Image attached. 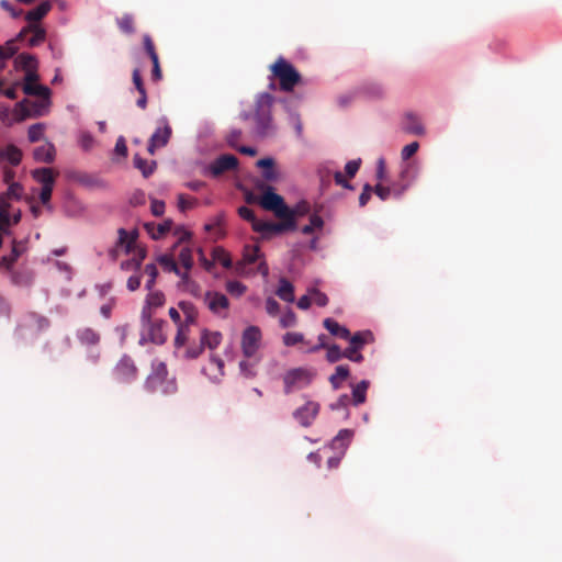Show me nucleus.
Wrapping results in <instances>:
<instances>
[{
  "label": "nucleus",
  "mask_w": 562,
  "mask_h": 562,
  "mask_svg": "<svg viewBox=\"0 0 562 562\" xmlns=\"http://www.w3.org/2000/svg\"><path fill=\"white\" fill-rule=\"evenodd\" d=\"M274 103V97L270 93H260L255 102L252 113H243L244 120H254L256 134L265 137L271 135L274 132V124L272 120V105Z\"/></svg>",
  "instance_id": "obj_1"
},
{
  "label": "nucleus",
  "mask_w": 562,
  "mask_h": 562,
  "mask_svg": "<svg viewBox=\"0 0 562 562\" xmlns=\"http://www.w3.org/2000/svg\"><path fill=\"white\" fill-rule=\"evenodd\" d=\"M269 88L271 90L277 89V81L278 88L281 91L291 92L302 79L301 74L295 69V67L282 56L278 57L277 60L269 66Z\"/></svg>",
  "instance_id": "obj_2"
},
{
  "label": "nucleus",
  "mask_w": 562,
  "mask_h": 562,
  "mask_svg": "<svg viewBox=\"0 0 562 562\" xmlns=\"http://www.w3.org/2000/svg\"><path fill=\"white\" fill-rule=\"evenodd\" d=\"M145 386L150 392L159 391L164 394L173 393L177 390L175 380L168 379V369L164 362L153 366V372L148 375Z\"/></svg>",
  "instance_id": "obj_3"
},
{
  "label": "nucleus",
  "mask_w": 562,
  "mask_h": 562,
  "mask_svg": "<svg viewBox=\"0 0 562 562\" xmlns=\"http://www.w3.org/2000/svg\"><path fill=\"white\" fill-rule=\"evenodd\" d=\"M223 336L220 331H212L206 328L200 330V342L190 345L186 349L184 357L187 359H196L201 356L205 348L214 350L222 342Z\"/></svg>",
  "instance_id": "obj_4"
},
{
  "label": "nucleus",
  "mask_w": 562,
  "mask_h": 562,
  "mask_svg": "<svg viewBox=\"0 0 562 562\" xmlns=\"http://www.w3.org/2000/svg\"><path fill=\"white\" fill-rule=\"evenodd\" d=\"M314 373L306 368H294L283 374L284 393L290 394L311 384Z\"/></svg>",
  "instance_id": "obj_5"
},
{
  "label": "nucleus",
  "mask_w": 562,
  "mask_h": 562,
  "mask_svg": "<svg viewBox=\"0 0 562 562\" xmlns=\"http://www.w3.org/2000/svg\"><path fill=\"white\" fill-rule=\"evenodd\" d=\"M259 204L265 210L273 212L277 217H286L292 214L291 207L285 204L284 199L273 192L270 187L261 195Z\"/></svg>",
  "instance_id": "obj_6"
},
{
  "label": "nucleus",
  "mask_w": 562,
  "mask_h": 562,
  "mask_svg": "<svg viewBox=\"0 0 562 562\" xmlns=\"http://www.w3.org/2000/svg\"><path fill=\"white\" fill-rule=\"evenodd\" d=\"M290 214L286 217H278L281 220L278 223L261 221L255 224V232L261 233L263 236L269 237L271 235H278L288 231L296 229V221H294Z\"/></svg>",
  "instance_id": "obj_7"
},
{
  "label": "nucleus",
  "mask_w": 562,
  "mask_h": 562,
  "mask_svg": "<svg viewBox=\"0 0 562 562\" xmlns=\"http://www.w3.org/2000/svg\"><path fill=\"white\" fill-rule=\"evenodd\" d=\"M137 373L135 362L128 356H123L113 371L115 380L120 383H132L137 379Z\"/></svg>",
  "instance_id": "obj_8"
},
{
  "label": "nucleus",
  "mask_w": 562,
  "mask_h": 562,
  "mask_svg": "<svg viewBox=\"0 0 562 562\" xmlns=\"http://www.w3.org/2000/svg\"><path fill=\"white\" fill-rule=\"evenodd\" d=\"M203 302L213 314L224 318L227 317L229 301L225 294L207 291L203 296Z\"/></svg>",
  "instance_id": "obj_9"
},
{
  "label": "nucleus",
  "mask_w": 562,
  "mask_h": 562,
  "mask_svg": "<svg viewBox=\"0 0 562 562\" xmlns=\"http://www.w3.org/2000/svg\"><path fill=\"white\" fill-rule=\"evenodd\" d=\"M160 126H158L154 134L151 135L147 150L149 154L154 155L155 150L160 147H165L172 134V128L169 125V122L166 117H162L159 121Z\"/></svg>",
  "instance_id": "obj_10"
},
{
  "label": "nucleus",
  "mask_w": 562,
  "mask_h": 562,
  "mask_svg": "<svg viewBox=\"0 0 562 562\" xmlns=\"http://www.w3.org/2000/svg\"><path fill=\"white\" fill-rule=\"evenodd\" d=\"M261 341V331L257 326L247 327L241 337L243 353L246 358L255 357Z\"/></svg>",
  "instance_id": "obj_11"
},
{
  "label": "nucleus",
  "mask_w": 562,
  "mask_h": 562,
  "mask_svg": "<svg viewBox=\"0 0 562 562\" xmlns=\"http://www.w3.org/2000/svg\"><path fill=\"white\" fill-rule=\"evenodd\" d=\"M167 323L164 319H155L153 323L143 327L144 333L140 338V342L150 341L155 345H162L167 340L165 333V326Z\"/></svg>",
  "instance_id": "obj_12"
},
{
  "label": "nucleus",
  "mask_w": 562,
  "mask_h": 562,
  "mask_svg": "<svg viewBox=\"0 0 562 562\" xmlns=\"http://www.w3.org/2000/svg\"><path fill=\"white\" fill-rule=\"evenodd\" d=\"M16 41H25L30 47L42 44L46 38V31L40 24H27L16 35Z\"/></svg>",
  "instance_id": "obj_13"
},
{
  "label": "nucleus",
  "mask_w": 562,
  "mask_h": 562,
  "mask_svg": "<svg viewBox=\"0 0 562 562\" xmlns=\"http://www.w3.org/2000/svg\"><path fill=\"white\" fill-rule=\"evenodd\" d=\"M237 166L238 159L234 155L225 154L211 162L209 171L213 177H218L226 171L235 169Z\"/></svg>",
  "instance_id": "obj_14"
},
{
  "label": "nucleus",
  "mask_w": 562,
  "mask_h": 562,
  "mask_svg": "<svg viewBox=\"0 0 562 562\" xmlns=\"http://www.w3.org/2000/svg\"><path fill=\"white\" fill-rule=\"evenodd\" d=\"M319 411V404L316 402H307L302 407L294 411L293 417L303 426L308 427L316 418Z\"/></svg>",
  "instance_id": "obj_15"
},
{
  "label": "nucleus",
  "mask_w": 562,
  "mask_h": 562,
  "mask_svg": "<svg viewBox=\"0 0 562 562\" xmlns=\"http://www.w3.org/2000/svg\"><path fill=\"white\" fill-rule=\"evenodd\" d=\"M202 372L212 382H220L224 376V361L218 356L212 353L209 363L203 367Z\"/></svg>",
  "instance_id": "obj_16"
},
{
  "label": "nucleus",
  "mask_w": 562,
  "mask_h": 562,
  "mask_svg": "<svg viewBox=\"0 0 562 562\" xmlns=\"http://www.w3.org/2000/svg\"><path fill=\"white\" fill-rule=\"evenodd\" d=\"M175 274L179 277V282H178L179 290L187 292L193 296L201 295V286L196 281H194L191 278L190 270H186V269L181 270L179 268V272L175 273Z\"/></svg>",
  "instance_id": "obj_17"
},
{
  "label": "nucleus",
  "mask_w": 562,
  "mask_h": 562,
  "mask_svg": "<svg viewBox=\"0 0 562 562\" xmlns=\"http://www.w3.org/2000/svg\"><path fill=\"white\" fill-rule=\"evenodd\" d=\"M172 225V220L167 218L159 224H156L154 222L145 223L144 227L147 231V233L151 236V238L157 240L162 238L167 233H169Z\"/></svg>",
  "instance_id": "obj_18"
},
{
  "label": "nucleus",
  "mask_w": 562,
  "mask_h": 562,
  "mask_svg": "<svg viewBox=\"0 0 562 562\" xmlns=\"http://www.w3.org/2000/svg\"><path fill=\"white\" fill-rule=\"evenodd\" d=\"M55 146L49 142L36 147L33 151L34 159L40 162L52 164L55 160Z\"/></svg>",
  "instance_id": "obj_19"
},
{
  "label": "nucleus",
  "mask_w": 562,
  "mask_h": 562,
  "mask_svg": "<svg viewBox=\"0 0 562 562\" xmlns=\"http://www.w3.org/2000/svg\"><path fill=\"white\" fill-rule=\"evenodd\" d=\"M76 336L80 344L87 347L95 346L101 340L100 334L91 327H82L77 329Z\"/></svg>",
  "instance_id": "obj_20"
},
{
  "label": "nucleus",
  "mask_w": 562,
  "mask_h": 562,
  "mask_svg": "<svg viewBox=\"0 0 562 562\" xmlns=\"http://www.w3.org/2000/svg\"><path fill=\"white\" fill-rule=\"evenodd\" d=\"M258 168L262 169V177L265 180L269 182L277 181L279 179V172L276 169V162L273 158L266 157L262 159H259L256 162Z\"/></svg>",
  "instance_id": "obj_21"
},
{
  "label": "nucleus",
  "mask_w": 562,
  "mask_h": 562,
  "mask_svg": "<svg viewBox=\"0 0 562 562\" xmlns=\"http://www.w3.org/2000/svg\"><path fill=\"white\" fill-rule=\"evenodd\" d=\"M261 257V251L257 245H246L243 250V259L237 263L236 269L241 271L246 265L255 263Z\"/></svg>",
  "instance_id": "obj_22"
},
{
  "label": "nucleus",
  "mask_w": 562,
  "mask_h": 562,
  "mask_svg": "<svg viewBox=\"0 0 562 562\" xmlns=\"http://www.w3.org/2000/svg\"><path fill=\"white\" fill-rule=\"evenodd\" d=\"M32 177L35 181L42 183L43 187H54L58 172L52 168H37L32 170Z\"/></svg>",
  "instance_id": "obj_23"
},
{
  "label": "nucleus",
  "mask_w": 562,
  "mask_h": 562,
  "mask_svg": "<svg viewBox=\"0 0 562 562\" xmlns=\"http://www.w3.org/2000/svg\"><path fill=\"white\" fill-rule=\"evenodd\" d=\"M403 128L407 133L414 134V135H423L425 133V130H424L420 119L413 113H407L405 115Z\"/></svg>",
  "instance_id": "obj_24"
},
{
  "label": "nucleus",
  "mask_w": 562,
  "mask_h": 562,
  "mask_svg": "<svg viewBox=\"0 0 562 562\" xmlns=\"http://www.w3.org/2000/svg\"><path fill=\"white\" fill-rule=\"evenodd\" d=\"M323 325L330 333V335L345 340L349 339L350 330L347 327L340 325L335 319L329 317L325 318Z\"/></svg>",
  "instance_id": "obj_25"
},
{
  "label": "nucleus",
  "mask_w": 562,
  "mask_h": 562,
  "mask_svg": "<svg viewBox=\"0 0 562 562\" xmlns=\"http://www.w3.org/2000/svg\"><path fill=\"white\" fill-rule=\"evenodd\" d=\"M49 325H50V322L47 317L32 312L25 316V323L23 326H29V327L34 326L36 329V333H40L42 330L47 329L49 327Z\"/></svg>",
  "instance_id": "obj_26"
},
{
  "label": "nucleus",
  "mask_w": 562,
  "mask_h": 562,
  "mask_svg": "<svg viewBox=\"0 0 562 562\" xmlns=\"http://www.w3.org/2000/svg\"><path fill=\"white\" fill-rule=\"evenodd\" d=\"M350 370L347 364L337 366L335 373L329 376V383L334 390L341 387L342 382L349 378Z\"/></svg>",
  "instance_id": "obj_27"
},
{
  "label": "nucleus",
  "mask_w": 562,
  "mask_h": 562,
  "mask_svg": "<svg viewBox=\"0 0 562 562\" xmlns=\"http://www.w3.org/2000/svg\"><path fill=\"white\" fill-rule=\"evenodd\" d=\"M50 10V3L45 1L38 4L36 8L29 11L25 15V20L29 24H37Z\"/></svg>",
  "instance_id": "obj_28"
},
{
  "label": "nucleus",
  "mask_w": 562,
  "mask_h": 562,
  "mask_svg": "<svg viewBox=\"0 0 562 562\" xmlns=\"http://www.w3.org/2000/svg\"><path fill=\"white\" fill-rule=\"evenodd\" d=\"M370 383L367 380H362L359 383L352 385V404L355 406L361 405L367 400V390Z\"/></svg>",
  "instance_id": "obj_29"
},
{
  "label": "nucleus",
  "mask_w": 562,
  "mask_h": 562,
  "mask_svg": "<svg viewBox=\"0 0 562 562\" xmlns=\"http://www.w3.org/2000/svg\"><path fill=\"white\" fill-rule=\"evenodd\" d=\"M23 92L27 95H36L48 102L50 90L38 83H23Z\"/></svg>",
  "instance_id": "obj_30"
},
{
  "label": "nucleus",
  "mask_w": 562,
  "mask_h": 562,
  "mask_svg": "<svg viewBox=\"0 0 562 562\" xmlns=\"http://www.w3.org/2000/svg\"><path fill=\"white\" fill-rule=\"evenodd\" d=\"M350 346L362 349L366 345L373 341V335L370 330L357 331L349 336Z\"/></svg>",
  "instance_id": "obj_31"
},
{
  "label": "nucleus",
  "mask_w": 562,
  "mask_h": 562,
  "mask_svg": "<svg viewBox=\"0 0 562 562\" xmlns=\"http://www.w3.org/2000/svg\"><path fill=\"white\" fill-rule=\"evenodd\" d=\"M14 64L18 68L29 71L31 69H37L38 63L34 55L22 53L18 55L14 60Z\"/></svg>",
  "instance_id": "obj_32"
},
{
  "label": "nucleus",
  "mask_w": 562,
  "mask_h": 562,
  "mask_svg": "<svg viewBox=\"0 0 562 562\" xmlns=\"http://www.w3.org/2000/svg\"><path fill=\"white\" fill-rule=\"evenodd\" d=\"M1 159H7L12 166H18L22 160V151L15 145H8L4 150H0Z\"/></svg>",
  "instance_id": "obj_33"
},
{
  "label": "nucleus",
  "mask_w": 562,
  "mask_h": 562,
  "mask_svg": "<svg viewBox=\"0 0 562 562\" xmlns=\"http://www.w3.org/2000/svg\"><path fill=\"white\" fill-rule=\"evenodd\" d=\"M178 306L184 315L182 323L195 325L199 315L196 307L191 302L187 301H181Z\"/></svg>",
  "instance_id": "obj_34"
},
{
  "label": "nucleus",
  "mask_w": 562,
  "mask_h": 562,
  "mask_svg": "<svg viewBox=\"0 0 562 562\" xmlns=\"http://www.w3.org/2000/svg\"><path fill=\"white\" fill-rule=\"evenodd\" d=\"M277 295L281 300L288 303H292L294 302V286L286 279L282 278L279 282Z\"/></svg>",
  "instance_id": "obj_35"
},
{
  "label": "nucleus",
  "mask_w": 562,
  "mask_h": 562,
  "mask_svg": "<svg viewBox=\"0 0 562 562\" xmlns=\"http://www.w3.org/2000/svg\"><path fill=\"white\" fill-rule=\"evenodd\" d=\"M193 325L180 323L178 325V333L175 337L176 348L183 347L190 339L191 327Z\"/></svg>",
  "instance_id": "obj_36"
},
{
  "label": "nucleus",
  "mask_w": 562,
  "mask_h": 562,
  "mask_svg": "<svg viewBox=\"0 0 562 562\" xmlns=\"http://www.w3.org/2000/svg\"><path fill=\"white\" fill-rule=\"evenodd\" d=\"M157 262L167 272H179V266L172 254H164L157 258Z\"/></svg>",
  "instance_id": "obj_37"
},
{
  "label": "nucleus",
  "mask_w": 562,
  "mask_h": 562,
  "mask_svg": "<svg viewBox=\"0 0 562 562\" xmlns=\"http://www.w3.org/2000/svg\"><path fill=\"white\" fill-rule=\"evenodd\" d=\"M134 166L139 169L145 178H148L156 168V161H147L139 155L134 156Z\"/></svg>",
  "instance_id": "obj_38"
},
{
  "label": "nucleus",
  "mask_w": 562,
  "mask_h": 562,
  "mask_svg": "<svg viewBox=\"0 0 562 562\" xmlns=\"http://www.w3.org/2000/svg\"><path fill=\"white\" fill-rule=\"evenodd\" d=\"M257 363L258 360L252 358H247L239 362V369L244 376L254 378L257 375Z\"/></svg>",
  "instance_id": "obj_39"
},
{
  "label": "nucleus",
  "mask_w": 562,
  "mask_h": 562,
  "mask_svg": "<svg viewBox=\"0 0 562 562\" xmlns=\"http://www.w3.org/2000/svg\"><path fill=\"white\" fill-rule=\"evenodd\" d=\"M213 262H220L224 268H231L233 262L229 254L222 247H215L212 250Z\"/></svg>",
  "instance_id": "obj_40"
},
{
  "label": "nucleus",
  "mask_w": 562,
  "mask_h": 562,
  "mask_svg": "<svg viewBox=\"0 0 562 562\" xmlns=\"http://www.w3.org/2000/svg\"><path fill=\"white\" fill-rule=\"evenodd\" d=\"M324 227V220L318 214H312L310 217V224L304 225L301 228L302 234L312 235L316 229H322Z\"/></svg>",
  "instance_id": "obj_41"
},
{
  "label": "nucleus",
  "mask_w": 562,
  "mask_h": 562,
  "mask_svg": "<svg viewBox=\"0 0 562 562\" xmlns=\"http://www.w3.org/2000/svg\"><path fill=\"white\" fill-rule=\"evenodd\" d=\"M178 261L186 270H191L193 267V256L190 247H181L178 254Z\"/></svg>",
  "instance_id": "obj_42"
},
{
  "label": "nucleus",
  "mask_w": 562,
  "mask_h": 562,
  "mask_svg": "<svg viewBox=\"0 0 562 562\" xmlns=\"http://www.w3.org/2000/svg\"><path fill=\"white\" fill-rule=\"evenodd\" d=\"M120 30L125 34H132L135 31L134 19L131 14H124L116 20Z\"/></svg>",
  "instance_id": "obj_43"
},
{
  "label": "nucleus",
  "mask_w": 562,
  "mask_h": 562,
  "mask_svg": "<svg viewBox=\"0 0 562 562\" xmlns=\"http://www.w3.org/2000/svg\"><path fill=\"white\" fill-rule=\"evenodd\" d=\"M326 350V360L330 363L338 362L344 358V350L336 344L329 345Z\"/></svg>",
  "instance_id": "obj_44"
},
{
  "label": "nucleus",
  "mask_w": 562,
  "mask_h": 562,
  "mask_svg": "<svg viewBox=\"0 0 562 562\" xmlns=\"http://www.w3.org/2000/svg\"><path fill=\"white\" fill-rule=\"evenodd\" d=\"M15 42L16 38L10 40L5 43L4 46H0V59L5 60L15 55V53L18 52Z\"/></svg>",
  "instance_id": "obj_45"
},
{
  "label": "nucleus",
  "mask_w": 562,
  "mask_h": 562,
  "mask_svg": "<svg viewBox=\"0 0 562 562\" xmlns=\"http://www.w3.org/2000/svg\"><path fill=\"white\" fill-rule=\"evenodd\" d=\"M135 243V237L126 232L124 228L119 229V245L125 246L126 251H131L133 244Z\"/></svg>",
  "instance_id": "obj_46"
},
{
  "label": "nucleus",
  "mask_w": 562,
  "mask_h": 562,
  "mask_svg": "<svg viewBox=\"0 0 562 562\" xmlns=\"http://www.w3.org/2000/svg\"><path fill=\"white\" fill-rule=\"evenodd\" d=\"M44 135V125L41 123L33 124L29 127L27 137L31 143L38 142Z\"/></svg>",
  "instance_id": "obj_47"
},
{
  "label": "nucleus",
  "mask_w": 562,
  "mask_h": 562,
  "mask_svg": "<svg viewBox=\"0 0 562 562\" xmlns=\"http://www.w3.org/2000/svg\"><path fill=\"white\" fill-rule=\"evenodd\" d=\"M144 273L148 277L146 282V289L151 290L155 285L156 278L158 276V270L155 263H148L145 266Z\"/></svg>",
  "instance_id": "obj_48"
},
{
  "label": "nucleus",
  "mask_w": 562,
  "mask_h": 562,
  "mask_svg": "<svg viewBox=\"0 0 562 562\" xmlns=\"http://www.w3.org/2000/svg\"><path fill=\"white\" fill-rule=\"evenodd\" d=\"M196 204L198 200L195 198H191L182 193L178 195V207L181 212H186L187 210L194 207Z\"/></svg>",
  "instance_id": "obj_49"
},
{
  "label": "nucleus",
  "mask_w": 562,
  "mask_h": 562,
  "mask_svg": "<svg viewBox=\"0 0 562 562\" xmlns=\"http://www.w3.org/2000/svg\"><path fill=\"white\" fill-rule=\"evenodd\" d=\"M238 214H239V216H240L243 220H245V221H247V222H250V223H251V226H252V229H254V231H255V224H257V223H260V222H261L260 220H258V218L256 217L255 212H254L250 207H248V206H240V207L238 209Z\"/></svg>",
  "instance_id": "obj_50"
},
{
  "label": "nucleus",
  "mask_w": 562,
  "mask_h": 562,
  "mask_svg": "<svg viewBox=\"0 0 562 562\" xmlns=\"http://www.w3.org/2000/svg\"><path fill=\"white\" fill-rule=\"evenodd\" d=\"M146 304L150 307H160L165 304V295L162 292H151L147 295Z\"/></svg>",
  "instance_id": "obj_51"
},
{
  "label": "nucleus",
  "mask_w": 562,
  "mask_h": 562,
  "mask_svg": "<svg viewBox=\"0 0 562 562\" xmlns=\"http://www.w3.org/2000/svg\"><path fill=\"white\" fill-rule=\"evenodd\" d=\"M143 44H144V49L147 53V55L149 56L150 60L159 59L158 54L156 52L155 44L148 34H145L143 36Z\"/></svg>",
  "instance_id": "obj_52"
},
{
  "label": "nucleus",
  "mask_w": 562,
  "mask_h": 562,
  "mask_svg": "<svg viewBox=\"0 0 562 562\" xmlns=\"http://www.w3.org/2000/svg\"><path fill=\"white\" fill-rule=\"evenodd\" d=\"M226 290L234 296H241L246 292L247 288L239 281H228L226 283Z\"/></svg>",
  "instance_id": "obj_53"
},
{
  "label": "nucleus",
  "mask_w": 562,
  "mask_h": 562,
  "mask_svg": "<svg viewBox=\"0 0 562 562\" xmlns=\"http://www.w3.org/2000/svg\"><path fill=\"white\" fill-rule=\"evenodd\" d=\"M360 351H361V349L349 346L348 348H346L344 350V358H347L350 361L360 363L363 361V356Z\"/></svg>",
  "instance_id": "obj_54"
},
{
  "label": "nucleus",
  "mask_w": 562,
  "mask_h": 562,
  "mask_svg": "<svg viewBox=\"0 0 562 562\" xmlns=\"http://www.w3.org/2000/svg\"><path fill=\"white\" fill-rule=\"evenodd\" d=\"M300 342H304V336L301 333H286L283 336V344L285 346H295Z\"/></svg>",
  "instance_id": "obj_55"
},
{
  "label": "nucleus",
  "mask_w": 562,
  "mask_h": 562,
  "mask_svg": "<svg viewBox=\"0 0 562 562\" xmlns=\"http://www.w3.org/2000/svg\"><path fill=\"white\" fill-rule=\"evenodd\" d=\"M312 301L317 306L324 307L328 304V296L317 289L311 290Z\"/></svg>",
  "instance_id": "obj_56"
},
{
  "label": "nucleus",
  "mask_w": 562,
  "mask_h": 562,
  "mask_svg": "<svg viewBox=\"0 0 562 562\" xmlns=\"http://www.w3.org/2000/svg\"><path fill=\"white\" fill-rule=\"evenodd\" d=\"M310 204L306 201L299 202L294 209H291L292 212V218L295 221L296 216H304L307 213H310Z\"/></svg>",
  "instance_id": "obj_57"
},
{
  "label": "nucleus",
  "mask_w": 562,
  "mask_h": 562,
  "mask_svg": "<svg viewBox=\"0 0 562 562\" xmlns=\"http://www.w3.org/2000/svg\"><path fill=\"white\" fill-rule=\"evenodd\" d=\"M296 324V316L293 311H286L280 318V325L283 328L293 327Z\"/></svg>",
  "instance_id": "obj_58"
},
{
  "label": "nucleus",
  "mask_w": 562,
  "mask_h": 562,
  "mask_svg": "<svg viewBox=\"0 0 562 562\" xmlns=\"http://www.w3.org/2000/svg\"><path fill=\"white\" fill-rule=\"evenodd\" d=\"M23 187L19 182H12L3 194H5L8 199H20Z\"/></svg>",
  "instance_id": "obj_59"
},
{
  "label": "nucleus",
  "mask_w": 562,
  "mask_h": 562,
  "mask_svg": "<svg viewBox=\"0 0 562 562\" xmlns=\"http://www.w3.org/2000/svg\"><path fill=\"white\" fill-rule=\"evenodd\" d=\"M144 251L139 252L138 258H133L132 260H126L121 263V268L123 270H132V269H138L142 265V260L144 259Z\"/></svg>",
  "instance_id": "obj_60"
},
{
  "label": "nucleus",
  "mask_w": 562,
  "mask_h": 562,
  "mask_svg": "<svg viewBox=\"0 0 562 562\" xmlns=\"http://www.w3.org/2000/svg\"><path fill=\"white\" fill-rule=\"evenodd\" d=\"M20 255H21V252H20L18 246L14 244L12 247L11 254L9 256L2 257V261L4 262V266L8 269H10L13 266V263L18 260Z\"/></svg>",
  "instance_id": "obj_61"
},
{
  "label": "nucleus",
  "mask_w": 562,
  "mask_h": 562,
  "mask_svg": "<svg viewBox=\"0 0 562 562\" xmlns=\"http://www.w3.org/2000/svg\"><path fill=\"white\" fill-rule=\"evenodd\" d=\"M241 131L240 130H232L228 134H227V137H226V140H227V144L232 147V148H235L237 149L239 146H238V142L241 137Z\"/></svg>",
  "instance_id": "obj_62"
},
{
  "label": "nucleus",
  "mask_w": 562,
  "mask_h": 562,
  "mask_svg": "<svg viewBox=\"0 0 562 562\" xmlns=\"http://www.w3.org/2000/svg\"><path fill=\"white\" fill-rule=\"evenodd\" d=\"M419 148V144L417 142H413L403 147L401 156L403 160L409 159L412 156L416 154Z\"/></svg>",
  "instance_id": "obj_63"
},
{
  "label": "nucleus",
  "mask_w": 562,
  "mask_h": 562,
  "mask_svg": "<svg viewBox=\"0 0 562 562\" xmlns=\"http://www.w3.org/2000/svg\"><path fill=\"white\" fill-rule=\"evenodd\" d=\"M361 165V159L350 160L345 166L346 176L348 178H353L358 172Z\"/></svg>",
  "instance_id": "obj_64"
}]
</instances>
